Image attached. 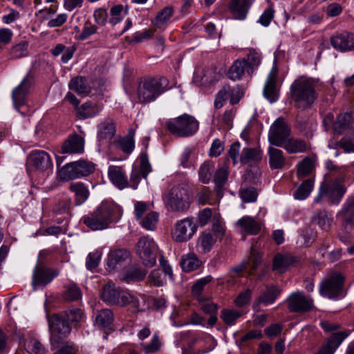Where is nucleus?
<instances>
[{
    "label": "nucleus",
    "mask_w": 354,
    "mask_h": 354,
    "mask_svg": "<svg viewBox=\"0 0 354 354\" xmlns=\"http://www.w3.org/2000/svg\"><path fill=\"white\" fill-rule=\"evenodd\" d=\"M28 55V43L26 41L20 42L10 49V55L12 59H19L26 57Z\"/></svg>",
    "instance_id": "nucleus-57"
},
{
    "label": "nucleus",
    "mask_w": 354,
    "mask_h": 354,
    "mask_svg": "<svg viewBox=\"0 0 354 354\" xmlns=\"http://www.w3.org/2000/svg\"><path fill=\"white\" fill-rule=\"evenodd\" d=\"M28 163L30 167L40 171H50L53 167L50 155L42 150L31 151L28 156Z\"/></svg>",
    "instance_id": "nucleus-15"
},
{
    "label": "nucleus",
    "mask_w": 354,
    "mask_h": 354,
    "mask_svg": "<svg viewBox=\"0 0 354 354\" xmlns=\"http://www.w3.org/2000/svg\"><path fill=\"white\" fill-rule=\"evenodd\" d=\"M199 241L201 242L203 252H207L211 250L216 240L209 231L205 230L200 236Z\"/></svg>",
    "instance_id": "nucleus-54"
},
{
    "label": "nucleus",
    "mask_w": 354,
    "mask_h": 354,
    "mask_svg": "<svg viewBox=\"0 0 354 354\" xmlns=\"http://www.w3.org/2000/svg\"><path fill=\"white\" fill-rule=\"evenodd\" d=\"M147 274V271L138 265H132L124 270L120 279L122 281L130 283L143 280Z\"/></svg>",
    "instance_id": "nucleus-22"
},
{
    "label": "nucleus",
    "mask_w": 354,
    "mask_h": 354,
    "mask_svg": "<svg viewBox=\"0 0 354 354\" xmlns=\"http://www.w3.org/2000/svg\"><path fill=\"white\" fill-rule=\"evenodd\" d=\"M330 44L342 52L354 50V34L348 32L337 33L330 37Z\"/></svg>",
    "instance_id": "nucleus-19"
},
{
    "label": "nucleus",
    "mask_w": 354,
    "mask_h": 354,
    "mask_svg": "<svg viewBox=\"0 0 354 354\" xmlns=\"http://www.w3.org/2000/svg\"><path fill=\"white\" fill-rule=\"evenodd\" d=\"M251 6L250 0H231L229 10L235 19H245Z\"/></svg>",
    "instance_id": "nucleus-24"
},
{
    "label": "nucleus",
    "mask_w": 354,
    "mask_h": 354,
    "mask_svg": "<svg viewBox=\"0 0 354 354\" xmlns=\"http://www.w3.org/2000/svg\"><path fill=\"white\" fill-rule=\"evenodd\" d=\"M68 189L75 194V202L77 205L83 204L89 196L88 189L85 185L81 182L71 183Z\"/></svg>",
    "instance_id": "nucleus-33"
},
{
    "label": "nucleus",
    "mask_w": 354,
    "mask_h": 354,
    "mask_svg": "<svg viewBox=\"0 0 354 354\" xmlns=\"http://www.w3.org/2000/svg\"><path fill=\"white\" fill-rule=\"evenodd\" d=\"M315 169L314 162L311 158L306 157L297 165V175L299 178L310 174Z\"/></svg>",
    "instance_id": "nucleus-42"
},
{
    "label": "nucleus",
    "mask_w": 354,
    "mask_h": 354,
    "mask_svg": "<svg viewBox=\"0 0 354 354\" xmlns=\"http://www.w3.org/2000/svg\"><path fill=\"white\" fill-rule=\"evenodd\" d=\"M158 221V214L152 212L146 215L142 220V226L147 230H153Z\"/></svg>",
    "instance_id": "nucleus-59"
},
{
    "label": "nucleus",
    "mask_w": 354,
    "mask_h": 354,
    "mask_svg": "<svg viewBox=\"0 0 354 354\" xmlns=\"http://www.w3.org/2000/svg\"><path fill=\"white\" fill-rule=\"evenodd\" d=\"M158 247L154 240L149 236L139 239L136 245V252L142 264L151 268L156 263Z\"/></svg>",
    "instance_id": "nucleus-10"
},
{
    "label": "nucleus",
    "mask_w": 354,
    "mask_h": 354,
    "mask_svg": "<svg viewBox=\"0 0 354 354\" xmlns=\"http://www.w3.org/2000/svg\"><path fill=\"white\" fill-rule=\"evenodd\" d=\"M31 85L32 80L26 76L20 84L13 89L12 99L17 111H19V109L26 104Z\"/></svg>",
    "instance_id": "nucleus-18"
},
{
    "label": "nucleus",
    "mask_w": 354,
    "mask_h": 354,
    "mask_svg": "<svg viewBox=\"0 0 354 354\" xmlns=\"http://www.w3.org/2000/svg\"><path fill=\"white\" fill-rule=\"evenodd\" d=\"M314 185L313 179L305 180L294 193V197L297 200L306 199L311 193Z\"/></svg>",
    "instance_id": "nucleus-41"
},
{
    "label": "nucleus",
    "mask_w": 354,
    "mask_h": 354,
    "mask_svg": "<svg viewBox=\"0 0 354 354\" xmlns=\"http://www.w3.org/2000/svg\"><path fill=\"white\" fill-rule=\"evenodd\" d=\"M212 280V277L209 275L198 280L192 286V293L193 296L198 301H204L205 299L201 296L204 286Z\"/></svg>",
    "instance_id": "nucleus-46"
},
{
    "label": "nucleus",
    "mask_w": 354,
    "mask_h": 354,
    "mask_svg": "<svg viewBox=\"0 0 354 354\" xmlns=\"http://www.w3.org/2000/svg\"><path fill=\"white\" fill-rule=\"evenodd\" d=\"M165 204L172 212H184L189 209L192 202V190L185 183L174 186L162 196Z\"/></svg>",
    "instance_id": "nucleus-4"
},
{
    "label": "nucleus",
    "mask_w": 354,
    "mask_h": 354,
    "mask_svg": "<svg viewBox=\"0 0 354 354\" xmlns=\"http://www.w3.org/2000/svg\"><path fill=\"white\" fill-rule=\"evenodd\" d=\"M117 210L115 204L103 201L93 212L83 216L81 222L91 230H103L118 220Z\"/></svg>",
    "instance_id": "nucleus-1"
},
{
    "label": "nucleus",
    "mask_w": 354,
    "mask_h": 354,
    "mask_svg": "<svg viewBox=\"0 0 354 354\" xmlns=\"http://www.w3.org/2000/svg\"><path fill=\"white\" fill-rule=\"evenodd\" d=\"M321 326L326 333H333L327 342L322 346L315 354H333L342 342L349 335L348 330L335 332L341 328V325L329 322H322Z\"/></svg>",
    "instance_id": "nucleus-9"
},
{
    "label": "nucleus",
    "mask_w": 354,
    "mask_h": 354,
    "mask_svg": "<svg viewBox=\"0 0 354 354\" xmlns=\"http://www.w3.org/2000/svg\"><path fill=\"white\" fill-rule=\"evenodd\" d=\"M239 196L245 203H253L257 201L258 192L255 187H248L241 188L239 192Z\"/></svg>",
    "instance_id": "nucleus-55"
},
{
    "label": "nucleus",
    "mask_w": 354,
    "mask_h": 354,
    "mask_svg": "<svg viewBox=\"0 0 354 354\" xmlns=\"http://www.w3.org/2000/svg\"><path fill=\"white\" fill-rule=\"evenodd\" d=\"M214 215L211 208L206 207L200 210L197 214L198 225L201 227L205 226L212 220Z\"/></svg>",
    "instance_id": "nucleus-61"
},
{
    "label": "nucleus",
    "mask_w": 354,
    "mask_h": 354,
    "mask_svg": "<svg viewBox=\"0 0 354 354\" xmlns=\"http://www.w3.org/2000/svg\"><path fill=\"white\" fill-rule=\"evenodd\" d=\"M293 262L292 257L278 253L273 259L272 268L274 270L283 272L288 267L292 264Z\"/></svg>",
    "instance_id": "nucleus-40"
},
{
    "label": "nucleus",
    "mask_w": 354,
    "mask_h": 354,
    "mask_svg": "<svg viewBox=\"0 0 354 354\" xmlns=\"http://www.w3.org/2000/svg\"><path fill=\"white\" fill-rule=\"evenodd\" d=\"M214 171V165L210 161H205L203 162L198 170V176L200 180L204 183H208L212 177V173Z\"/></svg>",
    "instance_id": "nucleus-44"
},
{
    "label": "nucleus",
    "mask_w": 354,
    "mask_h": 354,
    "mask_svg": "<svg viewBox=\"0 0 354 354\" xmlns=\"http://www.w3.org/2000/svg\"><path fill=\"white\" fill-rule=\"evenodd\" d=\"M262 158L261 151L257 148L245 147L240 155V162L243 165L256 163Z\"/></svg>",
    "instance_id": "nucleus-32"
},
{
    "label": "nucleus",
    "mask_w": 354,
    "mask_h": 354,
    "mask_svg": "<svg viewBox=\"0 0 354 354\" xmlns=\"http://www.w3.org/2000/svg\"><path fill=\"white\" fill-rule=\"evenodd\" d=\"M95 170L94 164L84 160L72 162L64 165L59 170V176L62 180H73L87 176Z\"/></svg>",
    "instance_id": "nucleus-11"
},
{
    "label": "nucleus",
    "mask_w": 354,
    "mask_h": 354,
    "mask_svg": "<svg viewBox=\"0 0 354 354\" xmlns=\"http://www.w3.org/2000/svg\"><path fill=\"white\" fill-rule=\"evenodd\" d=\"M64 295V299L68 301H75L82 298V292L80 288L75 283L65 286Z\"/></svg>",
    "instance_id": "nucleus-47"
},
{
    "label": "nucleus",
    "mask_w": 354,
    "mask_h": 354,
    "mask_svg": "<svg viewBox=\"0 0 354 354\" xmlns=\"http://www.w3.org/2000/svg\"><path fill=\"white\" fill-rule=\"evenodd\" d=\"M221 217L220 214H215L212 220V230L214 233V236L217 238H222L224 235V228L221 225Z\"/></svg>",
    "instance_id": "nucleus-63"
},
{
    "label": "nucleus",
    "mask_w": 354,
    "mask_h": 354,
    "mask_svg": "<svg viewBox=\"0 0 354 354\" xmlns=\"http://www.w3.org/2000/svg\"><path fill=\"white\" fill-rule=\"evenodd\" d=\"M269 165L272 169H281L286 163L283 151L279 149L269 147L268 149Z\"/></svg>",
    "instance_id": "nucleus-27"
},
{
    "label": "nucleus",
    "mask_w": 354,
    "mask_h": 354,
    "mask_svg": "<svg viewBox=\"0 0 354 354\" xmlns=\"http://www.w3.org/2000/svg\"><path fill=\"white\" fill-rule=\"evenodd\" d=\"M261 263V256L255 250H252L249 257L248 261L245 263L247 266V269L250 270V273H252Z\"/></svg>",
    "instance_id": "nucleus-62"
},
{
    "label": "nucleus",
    "mask_w": 354,
    "mask_h": 354,
    "mask_svg": "<svg viewBox=\"0 0 354 354\" xmlns=\"http://www.w3.org/2000/svg\"><path fill=\"white\" fill-rule=\"evenodd\" d=\"M165 127L171 134L178 138L193 136L198 129V122L189 114L170 118L165 122Z\"/></svg>",
    "instance_id": "nucleus-5"
},
{
    "label": "nucleus",
    "mask_w": 354,
    "mask_h": 354,
    "mask_svg": "<svg viewBox=\"0 0 354 354\" xmlns=\"http://www.w3.org/2000/svg\"><path fill=\"white\" fill-rule=\"evenodd\" d=\"M291 129L286 120L280 117L270 126L268 132V141L270 145L282 147L289 138Z\"/></svg>",
    "instance_id": "nucleus-12"
},
{
    "label": "nucleus",
    "mask_w": 354,
    "mask_h": 354,
    "mask_svg": "<svg viewBox=\"0 0 354 354\" xmlns=\"http://www.w3.org/2000/svg\"><path fill=\"white\" fill-rule=\"evenodd\" d=\"M344 181V171L339 170V177H336L335 179L323 183L320 186L319 194L315 201L319 203L321 201L322 196H326L330 199L333 204L338 205L346 191V187L343 185Z\"/></svg>",
    "instance_id": "nucleus-8"
},
{
    "label": "nucleus",
    "mask_w": 354,
    "mask_h": 354,
    "mask_svg": "<svg viewBox=\"0 0 354 354\" xmlns=\"http://www.w3.org/2000/svg\"><path fill=\"white\" fill-rule=\"evenodd\" d=\"M231 86L229 84H225L222 88L217 93L214 100V106L216 109H221L224 102L230 99Z\"/></svg>",
    "instance_id": "nucleus-51"
},
{
    "label": "nucleus",
    "mask_w": 354,
    "mask_h": 354,
    "mask_svg": "<svg viewBox=\"0 0 354 354\" xmlns=\"http://www.w3.org/2000/svg\"><path fill=\"white\" fill-rule=\"evenodd\" d=\"M140 346L145 354L157 353L160 350L161 342L157 333H154L148 344H141Z\"/></svg>",
    "instance_id": "nucleus-48"
},
{
    "label": "nucleus",
    "mask_w": 354,
    "mask_h": 354,
    "mask_svg": "<svg viewBox=\"0 0 354 354\" xmlns=\"http://www.w3.org/2000/svg\"><path fill=\"white\" fill-rule=\"evenodd\" d=\"M313 223L318 225L322 230L328 231L332 225L333 218L332 214L325 209L317 210L312 218Z\"/></svg>",
    "instance_id": "nucleus-31"
},
{
    "label": "nucleus",
    "mask_w": 354,
    "mask_h": 354,
    "mask_svg": "<svg viewBox=\"0 0 354 354\" xmlns=\"http://www.w3.org/2000/svg\"><path fill=\"white\" fill-rule=\"evenodd\" d=\"M116 133L115 122L107 118L97 125V138L100 142L111 140Z\"/></svg>",
    "instance_id": "nucleus-21"
},
{
    "label": "nucleus",
    "mask_w": 354,
    "mask_h": 354,
    "mask_svg": "<svg viewBox=\"0 0 354 354\" xmlns=\"http://www.w3.org/2000/svg\"><path fill=\"white\" fill-rule=\"evenodd\" d=\"M315 83L310 79L295 80L290 86V93L295 107L306 109L310 107L317 98Z\"/></svg>",
    "instance_id": "nucleus-3"
},
{
    "label": "nucleus",
    "mask_w": 354,
    "mask_h": 354,
    "mask_svg": "<svg viewBox=\"0 0 354 354\" xmlns=\"http://www.w3.org/2000/svg\"><path fill=\"white\" fill-rule=\"evenodd\" d=\"M289 153L304 152L307 150V144L299 139L288 138L283 146Z\"/></svg>",
    "instance_id": "nucleus-38"
},
{
    "label": "nucleus",
    "mask_w": 354,
    "mask_h": 354,
    "mask_svg": "<svg viewBox=\"0 0 354 354\" xmlns=\"http://www.w3.org/2000/svg\"><path fill=\"white\" fill-rule=\"evenodd\" d=\"M123 11L124 6L122 4L113 6L110 10L109 24L114 26L120 23L122 19V13Z\"/></svg>",
    "instance_id": "nucleus-58"
},
{
    "label": "nucleus",
    "mask_w": 354,
    "mask_h": 354,
    "mask_svg": "<svg viewBox=\"0 0 354 354\" xmlns=\"http://www.w3.org/2000/svg\"><path fill=\"white\" fill-rule=\"evenodd\" d=\"M196 230L197 225L194 223L193 218L182 219L176 223L172 238L176 242H186L192 238Z\"/></svg>",
    "instance_id": "nucleus-14"
},
{
    "label": "nucleus",
    "mask_w": 354,
    "mask_h": 354,
    "mask_svg": "<svg viewBox=\"0 0 354 354\" xmlns=\"http://www.w3.org/2000/svg\"><path fill=\"white\" fill-rule=\"evenodd\" d=\"M84 150V140L77 135L73 134L64 141L62 147L63 153H82Z\"/></svg>",
    "instance_id": "nucleus-25"
},
{
    "label": "nucleus",
    "mask_w": 354,
    "mask_h": 354,
    "mask_svg": "<svg viewBox=\"0 0 354 354\" xmlns=\"http://www.w3.org/2000/svg\"><path fill=\"white\" fill-rule=\"evenodd\" d=\"M246 73L250 76V71L245 65V59H238L234 61L228 71V77L232 80H239Z\"/></svg>",
    "instance_id": "nucleus-29"
},
{
    "label": "nucleus",
    "mask_w": 354,
    "mask_h": 354,
    "mask_svg": "<svg viewBox=\"0 0 354 354\" xmlns=\"http://www.w3.org/2000/svg\"><path fill=\"white\" fill-rule=\"evenodd\" d=\"M70 89L75 91L77 94L86 95L91 92V86L84 77H76L73 78L69 83Z\"/></svg>",
    "instance_id": "nucleus-35"
},
{
    "label": "nucleus",
    "mask_w": 354,
    "mask_h": 354,
    "mask_svg": "<svg viewBox=\"0 0 354 354\" xmlns=\"http://www.w3.org/2000/svg\"><path fill=\"white\" fill-rule=\"evenodd\" d=\"M113 321V314L108 308H104L97 312L95 318V325L100 328L109 327Z\"/></svg>",
    "instance_id": "nucleus-34"
},
{
    "label": "nucleus",
    "mask_w": 354,
    "mask_h": 354,
    "mask_svg": "<svg viewBox=\"0 0 354 354\" xmlns=\"http://www.w3.org/2000/svg\"><path fill=\"white\" fill-rule=\"evenodd\" d=\"M180 265L184 272H189L197 270L201 266V261L195 254L189 253L182 257Z\"/></svg>",
    "instance_id": "nucleus-37"
},
{
    "label": "nucleus",
    "mask_w": 354,
    "mask_h": 354,
    "mask_svg": "<svg viewBox=\"0 0 354 354\" xmlns=\"http://www.w3.org/2000/svg\"><path fill=\"white\" fill-rule=\"evenodd\" d=\"M102 300L108 305L124 306L132 304L133 307H139V301L128 292L121 290L113 283L105 284L101 292Z\"/></svg>",
    "instance_id": "nucleus-6"
},
{
    "label": "nucleus",
    "mask_w": 354,
    "mask_h": 354,
    "mask_svg": "<svg viewBox=\"0 0 354 354\" xmlns=\"http://www.w3.org/2000/svg\"><path fill=\"white\" fill-rule=\"evenodd\" d=\"M129 258L130 253L127 250H116L109 254L107 265L113 269L118 264L129 259Z\"/></svg>",
    "instance_id": "nucleus-36"
},
{
    "label": "nucleus",
    "mask_w": 354,
    "mask_h": 354,
    "mask_svg": "<svg viewBox=\"0 0 354 354\" xmlns=\"http://www.w3.org/2000/svg\"><path fill=\"white\" fill-rule=\"evenodd\" d=\"M280 294V290L276 286L268 288L259 298V301L264 304H272Z\"/></svg>",
    "instance_id": "nucleus-50"
},
{
    "label": "nucleus",
    "mask_w": 354,
    "mask_h": 354,
    "mask_svg": "<svg viewBox=\"0 0 354 354\" xmlns=\"http://www.w3.org/2000/svg\"><path fill=\"white\" fill-rule=\"evenodd\" d=\"M93 17L97 25L104 26L108 21L109 15L106 9L100 8L94 11Z\"/></svg>",
    "instance_id": "nucleus-64"
},
{
    "label": "nucleus",
    "mask_w": 354,
    "mask_h": 354,
    "mask_svg": "<svg viewBox=\"0 0 354 354\" xmlns=\"http://www.w3.org/2000/svg\"><path fill=\"white\" fill-rule=\"evenodd\" d=\"M24 348L29 353L45 354L46 353V349L41 342L34 338L26 340L24 343Z\"/></svg>",
    "instance_id": "nucleus-49"
},
{
    "label": "nucleus",
    "mask_w": 354,
    "mask_h": 354,
    "mask_svg": "<svg viewBox=\"0 0 354 354\" xmlns=\"http://www.w3.org/2000/svg\"><path fill=\"white\" fill-rule=\"evenodd\" d=\"M71 208V198L66 195H62L55 204L53 211L57 214H70Z\"/></svg>",
    "instance_id": "nucleus-45"
},
{
    "label": "nucleus",
    "mask_w": 354,
    "mask_h": 354,
    "mask_svg": "<svg viewBox=\"0 0 354 354\" xmlns=\"http://www.w3.org/2000/svg\"><path fill=\"white\" fill-rule=\"evenodd\" d=\"M76 111L77 118L80 120H85L99 114L102 111V108L96 103L89 101L77 107Z\"/></svg>",
    "instance_id": "nucleus-28"
},
{
    "label": "nucleus",
    "mask_w": 354,
    "mask_h": 354,
    "mask_svg": "<svg viewBox=\"0 0 354 354\" xmlns=\"http://www.w3.org/2000/svg\"><path fill=\"white\" fill-rule=\"evenodd\" d=\"M63 317L68 323L77 324L83 319L84 313L80 308H73L66 310Z\"/></svg>",
    "instance_id": "nucleus-53"
},
{
    "label": "nucleus",
    "mask_w": 354,
    "mask_h": 354,
    "mask_svg": "<svg viewBox=\"0 0 354 354\" xmlns=\"http://www.w3.org/2000/svg\"><path fill=\"white\" fill-rule=\"evenodd\" d=\"M172 7L167 6L158 12L156 17L152 20L153 24L156 26L165 24L173 15Z\"/></svg>",
    "instance_id": "nucleus-52"
},
{
    "label": "nucleus",
    "mask_w": 354,
    "mask_h": 354,
    "mask_svg": "<svg viewBox=\"0 0 354 354\" xmlns=\"http://www.w3.org/2000/svg\"><path fill=\"white\" fill-rule=\"evenodd\" d=\"M59 274L57 270L47 268L44 266H37L33 272L32 285H46Z\"/></svg>",
    "instance_id": "nucleus-20"
},
{
    "label": "nucleus",
    "mask_w": 354,
    "mask_h": 354,
    "mask_svg": "<svg viewBox=\"0 0 354 354\" xmlns=\"http://www.w3.org/2000/svg\"><path fill=\"white\" fill-rule=\"evenodd\" d=\"M108 175L111 183L120 189L128 186L127 178L121 167L110 166Z\"/></svg>",
    "instance_id": "nucleus-26"
},
{
    "label": "nucleus",
    "mask_w": 354,
    "mask_h": 354,
    "mask_svg": "<svg viewBox=\"0 0 354 354\" xmlns=\"http://www.w3.org/2000/svg\"><path fill=\"white\" fill-rule=\"evenodd\" d=\"M241 315V313L235 310L223 309L221 311V318L228 326L234 325L236 319Z\"/></svg>",
    "instance_id": "nucleus-56"
},
{
    "label": "nucleus",
    "mask_w": 354,
    "mask_h": 354,
    "mask_svg": "<svg viewBox=\"0 0 354 354\" xmlns=\"http://www.w3.org/2000/svg\"><path fill=\"white\" fill-rule=\"evenodd\" d=\"M169 88V80L164 76L145 78L138 86V100L142 104L153 102Z\"/></svg>",
    "instance_id": "nucleus-2"
},
{
    "label": "nucleus",
    "mask_w": 354,
    "mask_h": 354,
    "mask_svg": "<svg viewBox=\"0 0 354 354\" xmlns=\"http://www.w3.org/2000/svg\"><path fill=\"white\" fill-rule=\"evenodd\" d=\"M236 225L248 234L256 235L261 230V225L254 218L243 216L236 222Z\"/></svg>",
    "instance_id": "nucleus-30"
},
{
    "label": "nucleus",
    "mask_w": 354,
    "mask_h": 354,
    "mask_svg": "<svg viewBox=\"0 0 354 354\" xmlns=\"http://www.w3.org/2000/svg\"><path fill=\"white\" fill-rule=\"evenodd\" d=\"M102 252L99 250H95L93 252H90L86 260V267L89 270L95 269L100 261Z\"/></svg>",
    "instance_id": "nucleus-60"
},
{
    "label": "nucleus",
    "mask_w": 354,
    "mask_h": 354,
    "mask_svg": "<svg viewBox=\"0 0 354 354\" xmlns=\"http://www.w3.org/2000/svg\"><path fill=\"white\" fill-rule=\"evenodd\" d=\"M344 277L339 273H334L323 281L319 287L322 296L335 299L341 298L344 286Z\"/></svg>",
    "instance_id": "nucleus-13"
},
{
    "label": "nucleus",
    "mask_w": 354,
    "mask_h": 354,
    "mask_svg": "<svg viewBox=\"0 0 354 354\" xmlns=\"http://www.w3.org/2000/svg\"><path fill=\"white\" fill-rule=\"evenodd\" d=\"M50 342L52 348L57 349L65 343L71 332V326L65 317L59 314H53L48 317Z\"/></svg>",
    "instance_id": "nucleus-7"
},
{
    "label": "nucleus",
    "mask_w": 354,
    "mask_h": 354,
    "mask_svg": "<svg viewBox=\"0 0 354 354\" xmlns=\"http://www.w3.org/2000/svg\"><path fill=\"white\" fill-rule=\"evenodd\" d=\"M277 77V69L273 68L268 75L263 88L264 97L271 103L276 102L278 99L276 82Z\"/></svg>",
    "instance_id": "nucleus-23"
},
{
    "label": "nucleus",
    "mask_w": 354,
    "mask_h": 354,
    "mask_svg": "<svg viewBox=\"0 0 354 354\" xmlns=\"http://www.w3.org/2000/svg\"><path fill=\"white\" fill-rule=\"evenodd\" d=\"M261 61V56L259 53L254 49L250 50L245 59V65L250 71V77H252L254 71L259 66Z\"/></svg>",
    "instance_id": "nucleus-39"
},
{
    "label": "nucleus",
    "mask_w": 354,
    "mask_h": 354,
    "mask_svg": "<svg viewBox=\"0 0 354 354\" xmlns=\"http://www.w3.org/2000/svg\"><path fill=\"white\" fill-rule=\"evenodd\" d=\"M337 218L345 230L354 228V195L346 199L341 209L337 213Z\"/></svg>",
    "instance_id": "nucleus-17"
},
{
    "label": "nucleus",
    "mask_w": 354,
    "mask_h": 354,
    "mask_svg": "<svg viewBox=\"0 0 354 354\" xmlns=\"http://www.w3.org/2000/svg\"><path fill=\"white\" fill-rule=\"evenodd\" d=\"M352 119L351 114L344 113L339 114L333 124V129L337 133H343L349 127Z\"/></svg>",
    "instance_id": "nucleus-43"
},
{
    "label": "nucleus",
    "mask_w": 354,
    "mask_h": 354,
    "mask_svg": "<svg viewBox=\"0 0 354 354\" xmlns=\"http://www.w3.org/2000/svg\"><path fill=\"white\" fill-rule=\"evenodd\" d=\"M287 302L288 308L292 313H306L313 308V300L300 292L292 293Z\"/></svg>",
    "instance_id": "nucleus-16"
}]
</instances>
